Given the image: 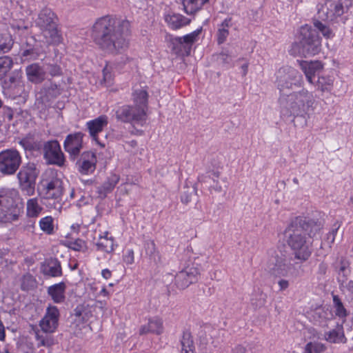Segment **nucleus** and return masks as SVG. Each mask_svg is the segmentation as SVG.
<instances>
[{"mask_svg":"<svg viewBox=\"0 0 353 353\" xmlns=\"http://www.w3.org/2000/svg\"><path fill=\"white\" fill-rule=\"evenodd\" d=\"M130 22L126 18L106 15L96 20L91 29L94 43L103 51L117 54L129 47Z\"/></svg>","mask_w":353,"mask_h":353,"instance_id":"nucleus-1","label":"nucleus"},{"mask_svg":"<svg viewBox=\"0 0 353 353\" xmlns=\"http://www.w3.org/2000/svg\"><path fill=\"white\" fill-rule=\"evenodd\" d=\"M321 228L322 223L319 219L309 214L299 215L290 220L284 236L295 259L303 263L310 258L312 254L310 238H314Z\"/></svg>","mask_w":353,"mask_h":353,"instance_id":"nucleus-2","label":"nucleus"},{"mask_svg":"<svg viewBox=\"0 0 353 353\" xmlns=\"http://www.w3.org/2000/svg\"><path fill=\"white\" fill-rule=\"evenodd\" d=\"M281 114L285 118L293 117L292 120L295 123L294 119L301 118L303 123H306V115L312 108L314 102V97L307 90L303 89L299 92H294L289 94L282 93L279 99ZM294 125H296L294 123Z\"/></svg>","mask_w":353,"mask_h":353,"instance_id":"nucleus-3","label":"nucleus"},{"mask_svg":"<svg viewBox=\"0 0 353 353\" xmlns=\"http://www.w3.org/2000/svg\"><path fill=\"white\" fill-rule=\"evenodd\" d=\"M288 257L281 250L273 251L270 254L265 265L266 271L275 277L301 276L303 272L299 263H288Z\"/></svg>","mask_w":353,"mask_h":353,"instance_id":"nucleus-4","label":"nucleus"},{"mask_svg":"<svg viewBox=\"0 0 353 353\" xmlns=\"http://www.w3.org/2000/svg\"><path fill=\"white\" fill-rule=\"evenodd\" d=\"M19 192L15 188L0 189V223H12L17 221L22 214L17 198Z\"/></svg>","mask_w":353,"mask_h":353,"instance_id":"nucleus-5","label":"nucleus"},{"mask_svg":"<svg viewBox=\"0 0 353 353\" xmlns=\"http://www.w3.org/2000/svg\"><path fill=\"white\" fill-rule=\"evenodd\" d=\"M57 17L48 8H43L35 20L46 42L50 45H58L62 42V37L58 30Z\"/></svg>","mask_w":353,"mask_h":353,"instance_id":"nucleus-6","label":"nucleus"},{"mask_svg":"<svg viewBox=\"0 0 353 353\" xmlns=\"http://www.w3.org/2000/svg\"><path fill=\"white\" fill-rule=\"evenodd\" d=\"M301 39L293 46V51L299 56L315 55L321 50V41L316 30L306 25L301 28Z\"/></svg>","mask_w":353,"mask_h":353,"instance_id":"nucleus-7","label":"nucleus"},{"mask_svg":"<svg viewBox=\"0 0 353 353\" xmlns=\"http://www.w3.org/2000/svg\"><path fill=\"white\" fill-rule=\"evenodd\" d=\"M39 170L34 163L29 162L23 165L17 174L21 190L28 196L34 194L36 179Z\"/></svg>","mask_w":353,"mask_h":353,"instance_id":"nucleus-8","label":"nucleus"},{"mask_svg":"<svg viewBox=\"0 0 353 353\" xmlns=\"http://www.w3.org/2000/svg\"><path fill=\"white\" fill-rule=\"evenodd\" d=\"M352 5V0L327 1L318 10V17L323 21H332L341 16Z\"/></svg>","mask_w":353,"mask_h":353,"instance_id":"nucleus-9","label":"nucleus"},{"mask_svg":"<svg viewBox=\"0 0 353 353\" xmlns=\"http://www.w3.org/2000/svg\"><path fill=\"white\" fill-rule=\"evenodd\" d=\"M21 163V157L17 150H6L0 152V172L11 175L16 172Z\"/></svg>","mask_w":353,"mask_h":353,"instance_id":"nucleus-10","label":"nucleus"},{"mask_svg":"<svg viewBox=\"0 0 353 353\" xmlns=\"http://www.w3.org/2000/svg\"><path fill=\"white\" fill-rule=\"evenodd\" d=\"M279 86L281 92L285 88L292 89L293 87H300L303 80L301 74L292 67H283L279 71Z\"/></svg>","mask_w":353,"mask_h":353,"instance_id":"nucleus-11","label":"nucleus"},{"mask_svg":"<svg viewBox=\"0 0 353 353\" xmlns=\"http://www.w3.org/2000/svg\"><path fill=\"white\" fill-rule=\"evenodd\" d=\"M41 193L46 199H54L59 201L63 194V181L57 177L43 179L41 182Z\"/></svg>","mask_w":353,"mask_h":353,"instance_id":"nucleus-12","label":"nucleus"},{"mask_svg":"<svg viewBox=\"0 0 353 353\" xmlns=\"http://www.w3.org/2000/svg\"><path fill=\"white\" fill-rule=\"evenodd\" d=\"M116 118L124 123H142L145 120L146 113L141 108L124 105L116 110Z\"/></svg>","mask_w":353,"mask_h":353,"instance_id":"nucleus-13","label":"nucleus"},{"mask_svg":"<svg viewBox=\"0 0 353 353\" xmlns=\"http://www.w3.org/2000/svg\"><path fill=\"white\" fill-rule=\"evenodd\" d=\"M43 157L48 164L61 167L65 163V157L59 142L52 140L43 144Z\"/></svg>","mask_w":353,"mask_h":353,"instance_id":"nucleus-14","label":"nucleus"},{"mask_svg":"<svg viewBox=\"0 0 353 353\" xmlns=\"http://www.w3.org/2000/svg\"><path fill=\"white\" fill-rule=\"evenodd\" d=\"M199 271L196 267L188 266L175 276V285L179 290H184L198 281Z\"/></svg>","mask_w":353,"mask_h":353,"instance_id":"nucleus-15","label":"nucleus"},{"mask_svg":"<svg viewBox=\"0 0 353 353\" xmlns=\"http://www.w3.org/2000/svg\"><path fill=\"white\" fill-rule=\"evenodd\" d=\"M201 30H197L182 37H175L172 39L173 50L176 53L189 55L192 45L196 41Z\"/></svg>","mask_w":353,"mask_h":353,"instance_id":"nucleus-16","label":"nucleus"},{"mask_svg":"<svg viewBox=\"0 0 353 353\" xmlns=\"http://www.w3.org/2000/svg\"><path fill=\"white\" fill-rule=\"evenodd\" d=\"M83 134L81 132H76L68 134L63 143V148L70 157L74 160L80 153L83 145Z\"/></svg>","mask_w":353,"mask_h":353,"instance_id":"nucleus-17","label":"nucleus"},{"mask_svg":"<svg viewBox=\"0 0 353 353\" xmlns=\"http://www.w3.org/2000/svg\"><path fill=\"white\" fill-rule=\"evenodd\" d=\"M301 70L305 74L306 79L310 84H314L316 76H319L323 69V63L319 61H298Z\"/></svg>","mask_w":353,"mask_h":353,"instance_id":"nucleus-18","label":"nucleus"},{"mask_svg":"<svg viewBox=\"0 0 353 353\" xmlns=\"http://www.w3.org/2000/svg\"><path fill=\"white\" fill-rule=\"evenodd\" d=\"M59 317V312L57 307H48L46 314L40 321L41 330L46 333L54 332L58 326Z\"/></svg>","mask_w":353,"mask_h":353,"instance_id":"nucleus-19","label":"nucleus"},{"mask_svg":"<svg viewBox=\"0 0 353 353\" xmlns=\"http://www.w3.org/2000/svg\"><path fill=\"white\" fill-rule=\"evenodd\" d=\"M22 77L23 72L21 70H13L10 76L4 80L3 88L12 92L14 94H20L23 90Z\"/></svg>","mask_w":353,"mask_h":353,"instance_id":"nucleus-20","label":"nucleus"},{"mask_svg":"<svg viewBox=\"0 0 353 353\" xmlns=\"http://www.w3.org/2000/svg\"><path fill=\"white\" fill-rule=\"evenodd\" d=\"M97 157L92 152L88 151L81 154L80 159L76 163L79 171L83 174L92 173L96 169Z\"/></svg>","mask_w":353,"mask_h":353,"instance_id":"nucleus-21","label":"nucleus"},{"mask_svg":"<svg viewBox=\"0 0 353 353\" xmlns=\"http://www.w3.org/2000/svg\"><path fill=\"white\" fill-rule=\"evenodd\" d=\"M108 125V117L105 115H101L97 119L90 121L87 123V127L89 130L90 136L102 147L105 144L101 143L97 139L98 133L101 132L103 128Z\"/></svg>","mask_w":353,"mask_h":353,"instance_id":"nucleus-22","label":"nucleus"},{"mask_svg":"<svg viewBox=\"0 0 353 353\" xmlns=\"http://www.w3.org/2000/svg\"><path fill=\"white\" fill-rule=\"evenodd\" d=\"M28 79L34 83H41L46 79L44 68L37 63L29 65L26 69Z\"/></svg>","mask_w":353,"mask_h":353,"instance_id":"nucleus-23","label":"nucleus"},{"mask_svg":"<svg viewBox=\"0 0 353 353\" xmlns=\"http://www.w3.org/2000/svg\"><path fill=\"white\" fill-rule=\"evenodd\" d=\"M163 321L161 319L155 317L149 320L147 325L141 326L139 330L140 334H145L148 333H154L161 334L163 332Z\"/></svg>","mask_w":353,"mask_h":353,"instance_id":"nucleus-24","label":"nucleus"},{"mask_svg":"<svg viewBox=\"0 0 353 353\" xmlns=\"http://www.w3.org/2000/svg\"><path fill=\"white\" fill-rule=\"evenodd\" d=\"M119 179V176L114 174L109 176L106 181L97 188L99 197L104 199L108 194L113 190L115 185L118 183Z\"/></svg>","mask_w":353,"mask_h":353,"instance_id":"nucleus-25","label":"nucleus"},{"mask_svg":"<svg viewBox=\"0 0 353 353\" xmlns=\"http://www.w3.org/2000/svg\"><path fill=\"white\" fill-rule=\"evenodd\" d=\"M148 92L143 88L134 89L132 92L133 101L136 108H141L146 113L148 106Z\"/></svg>","mask_w":353,"mask_h":353,"instance_id":"nucleus-26","label":"nucleus"},{"mask_svg":"<svg viewBox=\"0 0 353 353\" xmlns=\"http://www.w3.org/2000/svg\"><path fill=\"white\" fill-rule=\"evenodd\" d=\"M165 20L172 29L175 30L189 24L191 21L190 19L179 14H167Z\"/></svg>","mask_w":353,"mask_h":353,"instance_id":"nucleus-27","label":"nucleus"},{"mask_svg":"<svg viewBox=\"0 0 353 353\" xmlns=\"http://www.w3.org/2000/svg\"><path fill=\"white\" fill-rule=\"evenodd\" d=\"M65 285L63 283H59L49 287L48 293L56 303L62 302L64 299V292Z\"/></svg>","mask_w":353,"mask_h":353,"instance_id":"nucleus-28","label":"nucleus"},{"mask_svg":"<svg viewBox=\"0 0 353 353\" xmlns=\"http://www.w3.org/2000/svg\"><path fill=\"white\" fill-rule=\"evenodd\" d=\"M325 339L326 341L330 343H345L346 338L344 335L343 327L338 326L336 329H334L325 334Z\"/></svg>","mask_w":353,"mask_h":353,"instance_id":"nucleus-29","label":"nucleus"},{"mask_svg":"<svg viewBox=\"0 0 353 353\" xmlns=\"http://www.w3.org/2000/svg\"><path fill=\"white\" fill-rule=\"evenodd\" d=\"M334 79L330 77H319L318 76L317 80L315 79V83L313 84L317 90L324 92H330L333 88Z\"/></svg>","mask_w":353,"mask_h":353,"instance_id":"nucleus-30","label":"nucleus"},{"mask_svg":"<svg viewBox=\"0 0 353 353\" xmlns=\"http://www.w3.org/2000/svg\"><path fill=\"white\" fill-rule=\"evenodd\" d=\"M181 353H194V344L192 337L189 332H184L181 341Z\"/></svg>","mask_w":353,"mask_h":353,"instance_id":"nucleus-31","label":"nucleus"},{"mask_svg":"<svg viewBox=\"0 0 353 353\" xmlns=\"http://www.w3.org/2000/svg\"><path fill=\"white\" fill-rule=\"evenodd\" d=\"M43 272L46 275L58 276L61 274V267L57 260L51 261L43 267Z\"/></svg>","mask_w":353,"mask_h":353,"instance_id":"nucleus-32","label":"nucleus"},{"mask_svg":"<svg viewBox=\"0 0 353 353\" xmlns=\"http://www.w3.org/2000/svg\"><path fill=\"white\" fill-rule=\"evenodd\" d=\"M335 268L339 274V279H347L350 274V263L343 258H341L336 263Z\"/></svg>","mask_w":353,"mask_h":353,"instance_id":"nucleus-33","label":"nucleus"},{"mask_svg":"<svg viewBox=\"0 0 353 353\" xmlns=\"http://www.w3.org/2000/svg\"><path fill=\"white\" fill-rule=\"evenodd\" d=\"M219 172L216 171L212 173V182L210 183V190L214 191L215 192H220L223 191V188H225V182L223 179H219Z\"/></svg>","mask_w":353,"mask_h":353,"instance_id":"nucleus-34","label":"nucleus"},{"mask_svg":"<svg viewBox=\"0 0 353 353\" xmlns=\"http://www.w3.org/2000/svg\"><path fill=\"white\" fill-rule=\"evenodd\" d=\"M42 208L37 199H30L27 201V215L29 217H37L41 213Z\"/></svg>","mask_w":353,"mask_h":353,"instance_id":"nucleus-35","label":"nucleus"},{"mask_svg":"<svg viewBox=\"0 0 353 353\" xmlns=\"http://www.w3.org/2000/svg\"><path fill=\"white\" fill-rule=\"evenodd\" d=\"M230 18L225 19L219 28L217 32V42L219 44L224 43L226 40L229 34L228 28L230 26Z\"/></svg>","mask_w":353,"mask_h":353,"instance_id":"nucleus-36","label":"nucleus"},{"mask_svg":"<svg viewBox=\"0 0 353 353\" xmlns=\"http://www.w3.org/2000/svg\"><path fill=\"white\" fill-rule=\"evenodd\" d=\"M184 10L188 14H193L199 10L204 4L201 0V3H199V0H183Z\"/></svg>","mask_w":353,"mask_h":353,"instance_id":"nucleus-37","label":"nucleus"},{"mask_svg":"<svg viewBox=\"0 0 353 353\" xmlns=\"http://www.w3.org/2000/svg\"><path fill=\"white\" fill-rule=\"evenodd\" d=\"M96 245L98 250L108 253L111 252L114 249L113 239L108 238L106 236H101Z\"/></svg>","mask_w":353,"mask_h":353,"instance_id":"nucleus-38","label":"nucleus"},{"mask_svg":"<svg viewBox=\"0 0 353 353\" xmlns=\"http://www.w3.org/2000/svg\"><path fill=\"white\" fill-rule=\"evenodd\" d=\"M13 46V40L8 34H0V53H6Z\"/></svg>","mask_w":353,"mask_h":353,"instance_id":"nucleus-39","label":"nucleus"},{"mask_svg":"<svg viewBox=\"0 0 353 353\" xmlns=\"http://www.w3.org/2000/svg\"><path fill=\"white\" fill-rule=\"evenodd\" d=\"M13 65L12 59L8 56L0 57V80H1Z\"/></svg>","mask_w":353,"mask_h":353,"instance_id":"nucleus-40","label":"nucleus"},{"mask_svg":"<svg viewBox=\"0 0 353 353\" xmlns=\"http://www.w3.org/2000/svg\"><path fill=\"white\" fill-rule=\"evenodd\" d=\"M333 303L336 309V315L341 318L347 316V312L338 295H333Z\"/></svg>","mask_w":353,"mask_h":353,"instance_id":"nucleus-41","label":"nucleus"},{"mask_svg":"<svg viewBox=\"0 0 353 353\" xmlns=\"http://www.w3.org/2000/svg\"><path fill=\"white\" fill-rule=\"evenodd\" d=\"M325 349L323 344L318 342H310L305 347V353H321Z\"/></svg>","mask_w":353,"mask_h":353,"instance_id":"nucleus-42","label":"nucleus"},{"mask_svg":"<svg viewBox=\"0 0 353 353\" xmlns=\"http://www.w3.org/2000/svg\"><path fill=\"white\" fill-rule=\"evenodd\" d=\"M41 229L47 234H51L53 232L52 219L51 216H46L39 221Z\"/></svg>","mask_w":353,"mask_h":353,"instance_id":"nucleus-43","label":"nucleus"},{"mask_svg":"<svg viewBox=\"0 0 353 353\" xmlns=\"http://www.w3.org/2000/svg\"><path fill=\"white\" fill-rule=\"evenodd\" d=\"M44 70L46 73L48 72L52 77L61 76L62 74L61 67L56 63H45Z\"/></svg>","mask_w":353,"mask_h":353,"instance_id":"nucleus-44","label":"nucleus"},{"mask_svg":"<svg viewBox=\"0 0 353 353\" xmlns=\"http://www.w3.org/2000/svg\"><path fill=\"white\" fill-rule=\"evenodd\" d=\"M35 283L36 281L33 276L30 274H27L22 278L21 287L23 290H29L34 286Z\"/></svg>","mask_w":353,"mask_h":353,"instance_id":"nucleus-45","label":"nucleus"},{"mask_svg":"<svg viewBox=\"0 0 353 353\" xmlns=\"http://www.w3.org/2000/svg\"><path fill=\"white\" fill-rule=\"evenodd\" d=\"M314 26L322 33L325 37L328 39L333 36V33L331 29L322 23L321 21L316 20L314 22Z\"/></svg>","mask_w":353,"mask_h":353,"instance_id":"nucleus-46","label":"nucleus"},{"mask_svg":"<svg viewBox=\"0 0 353 353\" xmlns=\"http://www.w3.org/2000/svg\"><path fill=\"white\" fill-rule=\"evenodd\" d=\"M145 249L146 253L154 260L158 256V252L157 251L156 245L153 241L149 240L145 243Z\"/></svg>","mask_w":353,"mask_h":353,"instance_id":"nucleus-47","label":"nucleus"},{"mask_svg":"<svg viewBox=\"0 0 353 353\" xmlns=\"http://www.w3.org/2000/svg\"><path fill=\"white\" fill-rule=\"evenodd\" d=\"M340 288L341 290L345 293L353 295V281H347V279H339Z\"/></svg>","mask_w":353,"mask_h":353,"instance_id":"nucleus-48","label":"nucleus"},{"mask_svg":"<svg viewBox=\"0 0 353 353\" xmlns=\"http://www.w3.org/2000/svg\"><path fill=\"white\" fill-rule=\"evenodd\" d=\"M43 89L51 97H55L61 94L59 86L50 82L49 85H45Z\"/></svg>","mask_w":353,"mask_h":353,"instance_id":"nucleus-49","label":"nucleus"},{"mask_svg":"<svg viewBox=\"0 0 353 353\" xmlns=\"http://www.w3.org/2000/svg\"><path fill=\"white\" fill-rule=\"evenodd\" d=\"M265 302L266 295L263 293L256 294L255 297L252 299V305L256 308L261 307Z\"/></svg>","mask_w":353,"mask_h":353,"instance_id":"nucleus-50","label":"nucleus"},{"mask_svg":"<svg viewBox=\"0 0 353 353\" xmlns=\"http://www.w3.org/2000/svg\"><path fill=\"white\" fill-rule=\"evenodd\" d=\"M38 54L39 52L34 46L32 48L24 49L21 52V57L26 58V59H29L34 60L38 57Z\"/></svg>","mask_w":353,"mask_h":353,"instance_id":"nucleus-51","label":"nucleus"},{"mask_svg":"<svg viewBox=\"0 0 353 353\" xmlns=\"http://www.w3.org/2000/svg\"><path fill=\"white\" fill-rule=\"evenodd\" d=\"M19 143L26 150L33 151L37 148L36 143L32 138H24L19 141Z\"/></svg>","mask_w":353,"mask_h":353,"instance_id":"nucleus-52","label":"nucleus"},{"mask_svg":"<svg viewBox=\"0 0 353 353\" xmlns=\"http://www.w3.org/2000/svg\"><path fill=\"white\" fill-rule=\"evenodd\" d=\"M70 248L77 251L84 252L86 250V243L84 241L78 239L71 243Z\"/></svg>","mask_w":353,"mask_h":353,"instance_id":"nucleus-53","label":"nucleus"},{"mask_svg":"<svg viewBox=\"0 0 353 353\" xmlns=\"http://www.w3.org/2000/svg\"><path fill=\"white\" fill-rule=\"evenodd\" d=\"M2 109V114L4 117H6L8 121H11L13 119L14 110L12 108L8 105H4L2 103V106L0 108Z\"/></svg>","mask_w":353,"mask_h":353,"instance_id":"nucleus-54","label":"nucleus"},{"mask_svg":"<svg viewBox=\"0 0 353 353\" xmlns=\"http://www.w3.org/2000/svg\"><path fill=\"white\" fill-rule=\"evenodd\" d=\"M103 74L104 82L110 83L112 80V68L106 65L103 70Z\"/></svg>","mask_w":353,"mask_h":353,"instance_id":"nucleus-55","label":"nucleus"},{"mask_svg":"<svg viewBox=\"0 0 353 353\" xmlns=\"http://www.w3.org/2000/svg\"><path fill=\"white\" fill-rule=\"evenodd\" d=\"M38 339L40 340L39 343V345L50 347L54 343V339L50 336H48L46 337H43V336L39 337L38 336Z\"/></svg>","mask_w":353,"mask_h":353,"instance_id":"nucleus-56","label":"nucleus"},{"mask_svg":"<svg viewBox=\"0 0 353 353\" xmlns=\"http://www.w3.org/2000/svg\"><path fill=\"white\" fill-rule=\"evenodd\" d=\"M194 196V190H188L184 192L183 195L181 196V201L183 203H188V202L192 201V197Z\"/></svg>","mask_w":353,"mask_h":353,"instance_id":"nucleus-57","label":"nucleus"},{"mask_svg":"<svg viewBox=\"0 0 353 353\" xmlns=\"http://www.w3.org/2000/svg\"><path fill=\"white\" fill-rule=\"evenodd\" d=\"M277 285L279 286V291L282 292L286 290L290 286V281L285 279H281L277 281Z\"/></svg>","mask_w":353,"mask_h":353,"instance_id":"nucleus-58","label":"nucleus"},{"mask_svg":"<svg viewBox=\"0 0 353 353\" xmlns=\"http://www.w3.org/2000/svg\"><path fill=\"white\" fill-rule=\"evenodd\" d=\"M123 261L126 264H132L134 262V252L132 250L127 251L126 254L123 256Z\"/></svg>","mask_w":353,"mask_h":353,"instance_id":"nucleus-59","label":"nucleus"},{"mask_svg":"<svg viewBox=\"0 0 353 353\" xmlns=\"http://www.w3.org/2000/svg\"><path fill=\"white\" fill-rule=\"evenodd\" d=\"M232 353H247V350L242 345H237L232 349Z\"/></svg>","mask_w":353,"mask_h":353,"instance_id":"nucleus-60","label":"nucleus"},{"mask_svg":"<svg viewBox=\"0 0 353 353\" xmlns=\"http://www.w3.org/2000/svg\"><path fill=\"white\" fill-rule=\"evenodd\" d=\"M327 269V265L325 264L324 263H321L319 267V272L321 274H325L326 273Z\"/></svg>","mask_w":353,"mask_h":353,"instance_id":"nucleus-61","label":"nucleus"},{"mask_svg":"<svg viewBox=\"0 0 353 353\" xmlns=\"http://www.w3.org/2000/svg\"><path fill=\"white\" fill-rule=\"evenodd\" d=\"M310 332L312 334V339H321V334L317 332L315 330L311 329L310 330Z\"/></svg>","mask_w":353,"mask_h":353,"instance_id":"nucleus-62","label":"nucleus"},{"mask_svg":"<svg viewBox=\"0 0 353 353\" xmlns=\"http://www.w3.org/2000/svg\"><path fill=\"white\" fill-rule=\"evenodd\" d=\"M101 274L103 278L108 279L111 276V272L108 269H104L102 270Z\"/></svg>","mask_w":353,"mask_h":353,"instance_id":"nucleus-63","label":"nucleus"},{"mask_svg":"<svg viewBox=\"0 0 353 353\" xmlns=\"http://www.w3.org/2000/svg\"><path fill=\"white\" fill-rule=\"evenodd\" d=\"M121 61H116L114 63L116 67L119 68H121V66L120 65V63H122L125 64L128 61V58L127 57H121Z\"/></svg>","mask_w":353,"mask_h":353,"instance_id":"nucleus-64","label":"nucleus"}]
</instances>
